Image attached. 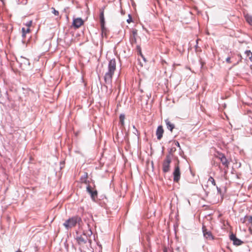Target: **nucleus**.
<instances>
[{
	"label": "nucleus",
	"mask_w": 252,
	"mask_h": 252,
	"mask_svg": "<svg viewBox=\"0 0 252 252\" xmlns=\"http://www.w3.org/2000/svg\"><path fill=\"white\" fill-rule=\"evenodd\" d=\"M0 1H2L3 3H4L3 0H0Z\"/></svg>",
	"instance_id": "obj_39"
},
{
	"label": "nucleus",
	"mask_w": 252,
	"mask_h": 252,
	"mask_svg": "<svg viewBox=\"0 0 252 252\" xmlns=\"http://www.w3.org/2000/svg\"><path fill=\"white\" fill-rule=\"evenodd\" d=\"M88 227V230L86 231H84L82 234H79L78 231L76 232V236L75 237V240L81 252L84 250L86 248H88V244L90 245L92 243V240L90 237L93 234V232L90 228L89 224Z\"/></svg>",
	"instance_id": "obj_1"
},
{
	"label": "nucleus",
	"mask_w": 252,
	"mask_h": 252,
	"mask_svg": "<svg viewBox=\"0 0 252 252\" xmlns=\"http://www.w3.org/2000/svg\"><path fill=\"white\" fill-rule=\"evenodd\" d=\"M163 252H172V251L169 248L164 247L163 249Z\"/></svg>",
	"instance_id": "obj_31"
},
{
	"label": "nucleus",
	"mask_w": 252,
	"mask_h": 252,
	"mask_svg": "<svg viewBox=\"0 0 252 252\" xmlns=\"http://www.w3.org/2000/svg\"><path fill=\"white\" fill-rule=\"evenodd\" d=\"M175 151H176V149L175 148L171 149L170 154H171L172 152H173Z\"/></svg>",
	"instance_id": "obj_36"
},
{
	"label": "nucleus",
	"mask_w": 252,
	"mask_h": 252,
	"mask_svg": "<svg viewBox=\"0 0 252 252\" xmlns=\"http://www.w3.org/2000/svg\"><path fill=\"white\" fill-rule=\"evenodd\" d=\"M217 189L218 193L220 194V195H222V193H221V189L220 188H219L217 186Z\"/></svg>",
	"instance_id": "obj_29"
},
{
	"label": "nucleus",
	"mask_w": 252,
	"mask_h": 252,
	"mask_svg": "<svg viewBox=\"0 0 252 252\" xmlns=\"http://www.w3.org/2000/svg\"><path fill=\"white\" fill-rule=\"evenodd\" d=\"M133 129H134V131H133V133L137 135H139V133L138 132V131L137 130V129L136 128L135 126H133Z\"/></svg>",
	"instance_id": "obj_27"
},
{
	"label": "nucleus",
	"mask_w": 252,
	"mask_h": 252,
	"mask_svg": "<svg viewBox=\"0 0 252 252\" xmlns=\"http://www.w3.org/2000/svg\"><path fill=\"white\" fill-rule=\"evenodd\" d=\"M22 31L23 33H24L26 34V33H29L30 31V28H28L25 29V28H22Z\"/></svg>",
	"instance_id": "obj_22"
},
{
	"label": "nucleus",
	"mask_w": 252,
	"mask_h": 252,
	"mask_svg": "<svg viewBox=\"0 0 252 252\" xmlns=\"http://www.w3.org/2000/svg\"><path fill=\"white\" fill-rule=\"evenodd\" d=\"M87 191L90 194L93 200L95 201L97 198V191L96 189H94L90 185L87 187Z\"/></svg>",
	"instance_id": "obj_7"
},
{
	"label": "nucleus",
	"mask_w": 252,
	"mask_h": 252,
	"mask_svg": "<svg viewBox=\"0 0 252 252\" xmlns=\"http://www.w3.org/2000/svg\"><path fill=\"white\" fill-rule=\"evenodd\" d=\"M171 158L169 155H166L165 159L162 163V171L164 173L168 172L170 171Z\"/></svg>",
	"instance_id": "obj_4"
},
{
	"label": "nucleus",
	"mask_w": 252,
	"mask_h": 252,
	"mask_svg": "<svg viewBox=\"0 0 252 252\" xmlns=\"http://www.w3.org/2000/svg\"><path fill=\"white\" fill-rule=\"evenodd\" d=\"M230 239L233 241V243L234 245L240 246L243 243V242L241 240L239 239L236 237V235L233 233H231L229 236Z\"/></svg>",
	"instance_id": "obj_10"
},
{
	"label": "nucleus",
	"mask_w": 252,
	"mask_h": 252,
	"mask_svg": "<svg viewBox=\"0 0 252 252\" xmlns=\"http://www.w3.org/2000/svg\"><path fill=\"white\" fill-rule=\"evenodd\" d=\"M245 19L247 21V22L251 25L252 26V16L247 14L245 16Z\"/></svg>",
	"instance_id": "obj_17"
},
{
	"label": "nucleus",
	"mask_w": 252,
	"mask_h": 252,
	"mask_svg": "<svg viewBox=\"0 0 252 252\" xmlns=\"http://www.w3.org/2000/svg\"><path fill=\"white\" fill-rule=\"evenodd\" d=\"M132 21L131 17H130V15H129V18L127 20V22L128 23H130Z\"/></svg>",
	"instance_id": "obj_33"
},
{
	"label": "nucleus",
	"mask_w": 252,
	"mask_h": 252,
	"mask_svg": "<svg viewBox=\"0 0 252 252\" xmlns=\"http://www.w3.org/2000/svg\"><path fill=\"white\" fill-rule=\"evenodd\" d=\"M16 252H22V251L20 250V249H19L17 251H16Z\"/></svg>",
	"instance_id": "obj_38"
},
{
	"label": "nucleus",
	"mask_w": 252,
	"mask_h": 252,
	"mask_svg": "<svg viewBox=\"0 0 252 252\" xmlns=\"http://www.w3.org/2000/svg\"><path fill=\"white\" fill-rule=\"evenodd\" d=\"M125 119V116L124 114H121L119 117L120 119V123L121 124L122 126H124V120Z\"/></svg>",
	"instance_id": "obj_19"
},
{
	"label": "nucleus",
	"mask_w": 252,
	"mask_h": 252,
	"mask_svg": "<svg viewBox=\"0 0 252 252\" xmlns=\"http://www.w3.org/2000/svg\"><path fill=\"white\" fill-rule=\"evenodd\" d=\"M230 59H231L230 57H227V58L226 59V63H231Z\"/></svg>",
	"instance_id": "obj_34"
},
{
	"label": "nucleus",
	"mask_w": 252,
	"mask_h": 252,
	"mask_svg": "<svg viewBox=\"0 0 252 252\" xmlns=\"http://www.w3.org/2000/svg\"><path fill=\"white\" fill-rule=\"evenodd\" d=\"M116 69V62L115 59L111 60L108 63V70L104 75V81L107 84H111L112 80Z\"/></svg>",
	"instance_id": "obj_2"
},
{
	"label": "nucleus",
	"mask_w": 252,
	"mask_h": 252,
	"mask_svg": "<svg viewBox=\"0 0 252 252\" xmlns=\"http://www.w3.org/2000/svg\"><path fill=\"white\" fill-rule=\"evenodd\" d=\"M224 156H225L224 154L219 152H218L217 154L215 155V157L219 159L221 158H223Z\"/></svg>",
	"instance_id": "obj_20"
},
{
	"label": "nucleus",
	"mask_w": 252,
	"mask_h": 252,
	"mask_svg": "<svg viewBox=\"0 0 252 252\" xmlns=\"http://www.w3.org/2000/svg\"><path fill=\"white\" fill-rule=\"evenodd\" d=\"M163 132L164 130L162 126H158L156 131V135L158 140H160L162 137Z\"/></svg>",
	"instance_id": "obj_11"
},
{
	"label": "nucleus",
	"mask_w": 252,
	"mask_h": 252,
	"mask_svg": "<svg viewBox=\"0 0 252 252\" xmlns=\"http://www.w3.org/2000/svg\"><path fill=\"white\" fill-rule=\"evenodd\" d=\"M179 162V161L178 160L177 163L175 165V168L173 173V181L176 183H178L181 177V172Z\"/></svg>",
	"instance_id": "obj_5"
},
{
	"label": "nucleus",
	"mask_w": 252,
	"mask_h": 252,
	"mask_svg": "<svg viewBox=\"0 0 252 252\" xmlns=\"http://www.w3.org/2000/svg\"><path fill=\"white\" fill-rule=\"evenodd\" d=\"M82 222V220L81 218L76 215L70 217L67 220H65L63 223V225L66 229L69 230L72 228L75 227L77 224L78 225L79 227H80L81 223Z\"/></svg>",
	"instance_id": "obj_3"
},
{
	"label": "nucleus",
	"mask_w": 252,
	"mask_h": 252,
	"mask_svg": "<svg viewBox=\"0 0 252 252\" xmlns=\"http://www.w3.org/2000/svg\"><path fill=\"white\" fill-rule=\"evenodd\" d=\"M18 62L20 63L21 68L23 69H25L28 68L30 65V63L29 59L26 58H23L21 57L19 59Z\"/></svg>",
	"instance_id": "obj_6"
},
{
	"label": "nucleus",
	"mask_w": 252,
	"mask_h": 252,
	"mask_svg": "<svg viewBox=\"0 0 252 252\" xmlns=\"http://www.w3.org/2000/svg\"><path fill=\"white\" fill-rule=\"evenodd\" d=\"M32 21H29L27 22V23L26 24V25L28 27V28H30V27L32 26Z\"/></svg>",
	"instance_id": "obj_28"
},
{
	"label": "nucleus",
	"mask_w": 252,
	"mask_h": 252,
	"mask_svg": "<svg viewBox=\"0 0 252 252\" xmlns=\"http://www.w3.org/2000/svg\"><path fill=\"white\" fill-rule=\"evenodd\" d=\"M208 182H211L214 186H216L215 181L214 179L212 177L210 176L209 178Z\"/></svg>",
	"instance_id": "obj_21"
},
{
	"label": "nucleus",
	"mask_w": 252,
	"mask_h": 252,
	"mask_svg": "<svg viewBox=\"0 0 252 252\" xmlns=\"http://www.w3.org/2000/svg\"><path fill=\"white\" fill-rule=\"evenodd\" d=\"M84 24V21L81 18H77L73 19L72 26L75 29H78Z\"/></svg>",
	"instance_id": "obj_9"
},
{
	"label": "nucleus",
	"mask_w": 252,
	"mask_h": 252,
	"mask_svg": "<svg viewBox=\"0 0 252 252\" xmlns=\"http://www.w3.org/2000/svg\"><path fill=\"white\" fill-rule=\"evenodd\" d=\"M175 145H176V146H177L178 147L180 148V144H179V143L178 141H176V142H175Z\"/></svg>",
	"instance_id": "obj_35"
},
{
	"label": "nucleus",
	"mask_w": 252,
	"mask_h": 252,
	"mask_svg": "<svg viewBox=\"0 0 252 252\" xmlns=\"http://www.w3.org/2000/svg\"><path fill=\"white\" fill-rule=\"evenodd\" d=\"M25 36H26V34H25L24 33L22 32V37L23 38H24Z\"/></svg>",
	"instance_id": "obj_37"
},
{
	"label": "nucleus",
	"mask_w": 252,
	"mask_h": 252,
	"mask_svg": "<svg viewBox=\"0 0 252 252\" xmlns=\"http://www.w3.org/2000/svg\"><path fill=\"white\" fill-rule=\"evenodd\" d=\"M223 165H224L227 168L229 167V162L228 161L225 156H224L223 158H221L220 159Z\"/></svg>",
	"instance_id": "obj_13"
},
{
	"label": "nucleus",
	"mask_w": 252,
	"mask_h": 252,
	"mask_svg": "<svg viewBox=\"0 0 252 252\" xmlns=\"http://www.w3.org/2000/svg\"><path fill=\"white\" fill-rule=\"evenodd\" d=\"M137 35V31L135 30V31H132V37H135V36Z\"/></svg>",
	"instance_id": "obj_32"
},
{
	"label": "nucleus",
	"mask_w": 252,
	"mask_h": 252,
	"mask_svg": "<svg viewBox=\"0 0 252 252\" xmlns=\"http://www.w3.org/2000/svg\"><path fill=\"white\" fill-rule=\"evenodd\" d=\"M202 231L204 237L208 240H214L215 239L214 236L213 235L212 232L208 230L206 226L204 225L202 226Z\"/></svg>",
	"instance_id": "obj_8"
},
{
	"label": "nucleus",
	"mask_w": 252,
	"mask_h": 252,
	"mask_svg": "<svg viewBox=\"0 0 252 252\" xmlns=\"http://www.w3.org/2000/svg\"><path fill=\"white\" fill-rule=\"evenodd\" d=\"M130 42L132 44L136 42V39L135 37H131L130 38Z\"/></svg>",
	"instance_id": "obj_25"
},
{
	"label": "nucleus",
	"mask_w": 252,
	"mask_h": 252,
	"mask_svg": "<svg viewBox=\"0 0 252 252\" xmlns=\"http://www.w3.org/2000/svg\"><path fill=\"white\" fill-rule=\"evenodd\" d=\"M136 49H137V52L138 54L140 55L141 56V57L143 59L144 61L145 62L146 60L142 53L141 49L140 46L139 45H137L136 47Z\"/></svg>",
	"instance_id": "obj_18"
},
{
	"label": "nucleus",
	"mask_w": 252,
	"mask_h": 252,
	"mask_svg": "<svg viewBox=\"0 0 252 252\" xmlns=\"http://www.w3.org/2000/svg\"><path fill=\"white\" fill-rule=\"evenodd\" d=\"M245 53L247 55V56H250V55L251 56L252 52H251L250 50H246L245 52Z\"/></svg>",
	"instance_id": "obj_30"
},
{
	"label": "nucleus",
	"mask_w": 252,
	"mask_h": 252,
	"mask_svg": "<svg viewBox=\"0 0 252 252\" xmlns=\"http://www.w3.org/2000/svg\"><path fill=\"white\" fill-rule=\"evenodd\" d=\"M165 122L167 126V128L171 131L172 132L173 129L175 127V125L171 123L168 119L165 120Z\"/></svg>",
	"instance_id": "obj_12"
},
{
	"label": "nucleus",
	"mask_w": 252,
	"mask_h": 252,
	"mask_svg": "<svg viewBox=\"0 0 252 252\" xmlns=\"http://www.w3.org/2000/svg\"><path fill=\"white\" fill-rule=\"evenodd\" d=\"M247 221L252 225V216H248Z\"/></svg>",
	"instance_id": "obj_24"
},
{
	"label": "nucleus",
	"mask_w": 252,
	"mask_h": 252,
	"mask_svg": "<svg viewBox=\"0 0 252 252\" xmlns=\"http://www.w3.org/2000/svg\"><path fill=\"white\" fill-rule=\"evenodd\" d=\"M52 12L56 16H58L59 14V12L58 11L56 10L54 7H52Z\"/></svg>",
	"instance_id": "obj_23"
},
{
	"label": "nucleus",
	"mask_w": 252,
	"mask_h": 252,
	"mask_svg": "<svg viewBox=\"0 0 252 252\" xmlns=\"http://www.w3.org/2000/svg\"><path fill=\"white\" fill-rule=\"evenodd\" d=\"M101 30V34L102 36H106L107 30L106 28L105 27V23H100Z\"/></svg>",
	"instance_id": "obj_14"
},
{
	"label": "nucleus",
	"mask_w": 252,
	"mask_h": 252,
	"mask_svg": "<svg viewBox=\"0 0 252 252\" xmlns=\"http://www.w3.org/2000/svg\"><path fill=\"white\" fill-rule=\"evenodd\" d=\"M247 218L248 216H246L244 218L241 219V221L243 223H246L247 221Z\"/></svg>",
	"instance_id": "obj_26"
},
{
	"label": "nucleus",
	"mask_w": 252,
	"mask_h": 252,
	"mask_svg": "<svg viewBox=\"0 0 252 252\" xmlns=\"http://www.w3.org/2000/svg\"><path fill=\"white\" fill-rule=\"evenodd\" d=\"M87 178H88V173L87 172H85L84 173V175L81 177V181L82 183H84L85 184L88 183L87 181Z\"/></svg>",
	"instance_id": "obj_16"
},
{
	"label": "nucleus",
	"mask_w": 252,
	"mask_h": 252,
	"mask_svg": "<svg viewBox=\"0 0 252 252\" xmlns=\"http://www.w3.org/2000/svg\"><path fill=\"white\" fill-rule=\"evenodd\" d=\"M100 23H105L104 16V8H102L100 10Z\"/></svg>",
	"instance_id": "obj_15"
}]
</instances>
